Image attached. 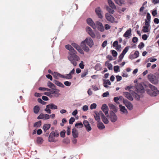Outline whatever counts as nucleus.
Returning a JSON list of instances; mask_svg holds the SVG:
<instances>
[{
  "label": "nucleus",
  "mask_w": 159,
  "mask_h": 159,
  "mask_svg": "<svg viewBox=\"0 0 159 159\" xmlns=\"http://www.w3.org/2000/svg\"><path fill=\"white\" fill-rule=\"evenodd\" d=\"M83 110L84 111H86L88 109V107L87 105H84L83 107Z\"/></svg>",
  "instance_id": "0e129e2a"
},
{
  "label": "nucleus",
  "mask_w": 159,
  "mask_h": 159,
  "mask_svg": "<svg viewBox=\"0 0 159 159\" xmlns=\"http://www.w3.org/2000/svg\"><path fill=\"white\" fill-rule=\"evenodd\" d=\"M123 102L127 108L130 110L133 109L132 104L129 101L124 99Z\"/></svg>",
  "instance_id": "f3484780"
},
{
  "label": "nucleus",
  "mask_w": 159,
  "mask_h": 159,
  "mask_svg": "<svg viewBox=\"0 0 159 159\" xmlns=\"http://www.w3.org/2000/svg\"><path fill=\"white\" fill-rule=\"evenodd\" d=\"M66 48L70 51L72 49V48H73L70 45H67L65 46Z\"/></svg>",
  "instance_id": "3c124183"
},
{
  "label": "nucleus",
  "mask_w": 159,
  "mask_h": 159,
  "mask_svg": "<svg viewBox=\"0 0 159 159\" xmlns=\"http://www.w3.org/2000/svg\"><path fill=\"white\" fill-rule=\"evenodd\" d=\"M101 119L103 122L105 124H107L109 123V121L107 119L105 116L104 114L102 116Z\"/></svg>",
  "instance_id": "c85d7f7f"
},
{
  "label": "nucleus",
  "mask_w": 159,
  "mask_h": 159,
  "mask_svg": "<svg viewBox=\"0 0 159 159\" xmlns=\"http://www.w3.org/2000/svg\"><path fill=\"white\" fill-rule=\"evenodd\" d=\"M97 105L96 103H93L90 105V108L91 109H95Z\"/></svg>",
  "instance_id": "09e8293b"
},
{
  "label": "nucleus",
  "mask_w": 159,
  "mask_h": 159,
  "mask_svg": "<svg viewBox=\"0 0 159 159\" xmlns=\"http://www.w3.org/2000/svg\"><path fill=\"white\" fill-rule=\"evenodd\" d=\"M75 126L77 128H78L79 127L80 128H81L83 127V125L82 123L80 122L76 123L75 124Z\"/></svg>",
  "instance_id": "79ce46f5"
},
{
  "label": "nucleus",
  "mask_w": 159,
  "mask_h": 159,
  "mask_svg": "<svg viewBox=\"0 0 159 159\" xmlns=\"http://www.w3.org/2000/svg\"><path fill=\"white\" fill-rule=\"evenodd\" d=\"M86 29L87 32L93 38L95 37V35L94 33L89 27H87Z\"/></svg>",
  "instance_id": "2eb2a0df"
},
{
  "label": "nucleus",
  "mask_w": 159,
  "mask_h": 159,
  "mask_svg": "<svg viewBox=\"0 0 159 159\" xmlns=\"http://www.w3.org/2000/svg\"><path fill=\"white\" fill-rule=\"evenodd\" d=\"M111 53L114 57H116L117 55V52L114 50H111Z\"/></svg>",
  "instance_id": "de8ad7c7"
},
{
  "label": "nucleus",
  "mask_w": 159,
  "mask_h": 159,
  "mask_svg": "<svg viewBox=\"0 0 159 159\" xmlns=\"http://www.w3.org/2000/svg\"><path fill=\"white\" fill-rule=\"evenodd\" d=\"M150 21H149V20H145V26H150V25L149 24V22Z\"/></svg>",
  "instance_id": "e2e57ef3"
},
{
  "label": "nucleus",
  "mask_w": 159,
  "mask_h": 159,
  "mask_svg": "<svg viewBox=\"0 0 159 159\" xmlns=\"http://www.w3.org/2000/svg\"><path fill=\"white\" fill-rule=\"evenodd\" d=\"M97 127L100 129H103L105 128L104 125L102 122H99L98 124Z\"/></svg>",
  "instance_id": "cd10ccee"
},
{
  "label": "nucleus",
  "mask_w": 159,
  "mask_h": 159,
  "mask_svg": "<svg viewBox=\"0 0 159 159\" xmlns=\"http://www.w3.org/2000/svg\"><path fill=\"white\" fill-rule=\"evenodd\" d=\"M146 85L143 83H138L136 85L135 87H134L131 85L127 86L125 88V89H134V87H135L136 89H147Z\"/></svg>",
  "instance_id": "7ed1b4c3"
},
{
  "label": "nucleus",
  "mask_w": 159,
  "mask_h": 159,
  "mask_svg": "<svg viewBox=\"0 0 159 159\" xmlns=\"http://www.w3.org/2000/svg\"><path fill=\"white\" fill-rule=\"evenodd\" d=\"M115 3L119 5V6H121L124 3V0H114Z\"/></svg>",
  "instance_id": "473e14b6"
},
{
  "label": "nucleus",
  "mask_w": 159,
  "mask_h": 159,
  "mask_svg": "<svg viewBox=\"0 0 159 159\" xmlns=\"http://www.w3.org/2000/svg\"><path fill=\"white\" fill-rule=\"evenodd\" d=\"M131 32V29H129L127 30L123 34V36L125 38H129V36L130 35Z\"/></svg>",
  "instance_id": "4be33fe9"
},
{
  "label": "nucleus",
  "mask_w": 159,
  "mask_h": 159,
  "mask_svg": "<svg viewBox=\"0 0 159 159\" xmlns=\"http://www.w3.org/2000/svg\"><path fill=\"white\" fill-rule=\"evenodd\" d=\"M95 11L99 18L102 19L103 18L102 15V11L100 7H98L96 8Z\"/></svg>",
  "instance_id": "ddd939ff"
},
{
  "label": "nucleus",
  "mask_w": 159,
  "mask_h": 159,
  "mask_svg": "<svg viewBox=\"0 0 159 159\" xmlns=\"http://www.w3.org/2000/svg\"><path fill=\"white\" fill-rule=\"evenodd\" d=\"M109 106L110 107V109L112 110L114 112H116L117 111V110L116 108L114 105L112 104H109Z\"/></svg>",
  "instance_id": "7c9ffc66"
},
{
  "label": "nucleus",
  "mask_w": 159,
  "mask_h": 159,
  "mask_svg": "<svg viewBox=\"0 0 159 159\" xmlns=\"http://www.w3.org/2000/svg\"><path fill=\"white\" fill-rule=\"evenodd\" d=\"M149 27L144 26L143 27L142 31L144 33H147L150 30L149 29Z\"/></svg>",
  "instance_id": "f704fd0d"
},
{
  "label": "nucleus",
  "mask_w": 159,
  "mask_h": 159,
  "mask_svg": "<svg viewBox=\"0 0 159 159\" xmlns=\"http://www.w3.org/2000/svg\"><path fill=\"white\" fill-rule=\"evenodd\" d=\"M139 52L138 51H136L134 54H130L129 58L131 59H133L136 58L139 56Z\"/></svg>",
  "instance_id": "6ab92c4d"
},
{
  "label": "nucleus",
  "mask_w": 159,
  "mask_h": 159,
  "mask_svg": "<svg viewBox=\"0 0 159 159\" xmlns=\"http://www.w3.org/2000/svg\"><path fill=\"white\" fill-rule=\"evenodd\" d=\"M64 84L67 86H70L71 84V83L68 81H66L64 83Z\"/></svg>",
  "instance_id": "052dcab7"
},
{
  "label": "nucleus",
  "mask_w": 159,
  "mask_h": 159,
  "mask_svg": "<svg viewBox=\"0 0 159 159\" xmlns=\"http://www.w3.org/2000/svg\"><path fill=\"white\" fill-rule=\"evenodd\" d=\"M75 121V119L74 117H71L69 120V123L70 124H72Z\"/></svg>",
  "instance_id": "603ef678"
},
{
  "label": "nucleus",
  "mask_w": 159,
  "mask_h": 159,
  "mask_svg": "<svg viewBox=\"0 0 159 159\" xmlns=\"http://www.w3.org/2000/svg\"><path fill=\"white\" fill-rule=\"evenodd\" d=\"M66 133L68 135H70V128L69 126L67 127Z\"/></svg>",
  "instance_id": "680f3d73"
},
{
  "label": "nucleus",
  "mask_w": 159,
  "mask_h": 159,
  "mask_svg": "<svg viewBox=\"0 0 159 159\" xmlns=\"http://www.w3.org/2000/svg\"><path fill=\"white\" fill-rule=\"evenodd\" d=\"M130 47L129 46L126 47L123 50L122 53L125 55L129 50Z\"/></svg>",
  "instance_id": "ea45409f"
},
{
  "label": "nucleus",
  "mask_w": 159,
  "mask_h": 159,
  "mask_svg": "<svg viewBox=\"0 0 159 159\" xmlns=\"http://www.w3.org/2000/svg\"><path fill=\"white\" fill-rule=\"evenodd\" d=\"M106 9L109 12V13L113 14L114 12V11L113 10L111 9L108 6H107Z\"/></svg>",
  "instance_id": "a19ab883"
},
{
  "label": "nucleus",
  "mask_w": 159,
  "mask_h": 159,
  "mask_svg": "<svg viewBox=\"0 0 159 159\" xmlns=\"http://www.w3.org/2000/svg\"><path fill=\"white\" fill-rule=\"evenodd\" d=\"M147 20H149V21H150L151 16L150 14L149 13H147Z\"/></svg>",
  "instance_id": "13d9d810"
},
{
  "label": "nucleus",
  "mask_w": 159,
  "mask_h": 159,
  "mask_svg": "<svg viewBox=\"0 0 159 159\" xmlns=\"http://www.w3.org/2000/svg\"><path fill=\"white\" fill-rule=\"evenodd\" d=\"M88 74V71H84L83 73H82L81 77L83 78L84 77Z\"/></svg>",
  "instance_id": "bf43d9fd"
},
{
  "label": "nucleus",
  "mask_w": 159,
  "mask_h": 159,
  "mask_svg": "<svg viewBox=\"0 0 159 159\" xmlns=\"http://www.w3.org/2000/svg\"><path fill=\"white\" fill-rule=\"evenodd\" d=\"M105 18L108 21L111 23H116L117 22L115 21V19L114 17L110 13H106L105 15Z\"/></svg>",
  "instance_id": "9d476101"
},
{
  "label": "nucleus",
  "mask_w": 159,
  "mask_h": 159,
  "mask_svg": "<svg viewBox=\"0 0 159 159\" xmlns=\"http://www.w3.org/2000/svg\"><path fill=\"white\" fill-rule=\"evenodd\" d=\"M145 92V90H136V92L132 93V95L128 92L124 93V95L128 99L132 101L133 98L132 96L135 98V99L137 100H139L141 98L143 97V93Z\"/></svg>",
  "instance_id": "f257e3e1"
},
{
  "label": "nucleus",
  "mask_w": 159,
  "mask_h": 159,
  "mask_svg": "<svg viewBox=\"0 0 159 159\" xmlns=\"http://www.w3.org/2000/svg\"><path fill=\"white\" fill-rule=\"evenodd\" d=\"M79 67L82 69H83L84 68V65L83 64V61H81V62L80 63L79 65Z\"/></svg>",
  "instance_id": "6e6d98bb"
},
{
  "label": "nucleus",
  "mask_w": 159,
  "mask_h": 159,
  "mask_svg": "<svg viewBox=\"0 0 159 159\" xmlns=\"http://www.w3.org/2000/svg\"><path fill=\"white\" fill-rule=\"evenodd\" d=\"M148 78L149 80L152 83L156 84L158 82V78L154 75H148Z\"/></svg>",
  "instance_id": "1a4fd4ad"
},
{
  "label": "nucleus",
  "mask_w": 159,
  "mask_h": 159,
  "mask_svg": "<svg viewBox=\"0 0 159 159\" xmlns=\"http://www.w3.org/2000/svg\"><path fill=\"white\" fill-rule=\"evenodd\" d=\"M48 86L49 88L52 89H54L56 86L55 85L50 81H49L48 83Z\"/></svg>",
  "instance_id": "c756f323"
},
{
  "label": "nucleus",
  "mask_w": 159,
  "mask_h": 159,
  "mask_svg": "<svg viewBox=\"0 0 159 159\" xmlns=\"http://www.w3.org/2000/svg\"><path fill=\"white\" fill-rule=\"evenodd\" d=\"M36 141L38 144H42L43 141V140L41 137H38Z\"/></svg>",
  "instance_id": "c9c22d12"
},
{
  "label": "nucleus",
  "mask_w": 159,
  "mask_h": 159,
  "mask_svg": "<svg viewBox=\"0 0 159 159\" xmlns=\"http://www.w3.org/2000/svg\"><path fill=\"white\" fill-rule=\"evenodd\" d=\"M66 131L63 130L60 133V136L61 137L64 138L65 136Z\"/></svg>",
  "instance_id": "49530a36"
},
{
  "label": "nucleus",
  "mask_w": 159,
  "mask_h": 159,
  "mask_svg": "<svg viewBox=\"0 0 159 159\" xmlns=\"http://www.w3.org/2000/svg\"><path fill=\"white\" fill-rule=\"evenodd\" d=\"M72 134L73 137L75 138H77L78 136V130L75 128L72 129Z\"/></svg>",
  "instance_id": "aec40b11"
},
{
  "label": "nucleus",
  "mask_w": 159,
  "mask_h": 159,
  "mask_svg": "<svg viewBox=\"0 0 159 159\" xmlns=\"http://www.w3.org/2000/svg\"><path fill=\"white\" fill-rule=\"evenodd\" d=\"M105 65L107 66L109 70H112V66L111 63H109L107 61L106 62Z\"/></svg>",
  "instance_id": "72a5a7b5"
},
{
  "label": "nucleus",
  "mask_w": 159,
  "mask_h": 159,
  "mask_svg": "<svg viewBox=\"0 0 159 159\" xmlns=\"http://www.w3.org/2000/svg\"><path fill=\"white\" fill-rule=\"evenodd\" d=\"M50 116L47 114L41 113L38 117V119H43L44 120H48L49 119Z\"/></svg>",
  "instance_id": "4468645a"
},
{
  "label": "nucleus",
  "mask_w": 159,
  "mask_h": 159,
  "mask_svg": "<svg viewBox=\"0 0 159 159\" xmlns=\"http://www.w3.org/2000/svg\"><path fill=\"white\" fill-rule=\"evenodd\" d=\"M50 92H45L44 93V94L50 97H58L59 93V90H50Z\"/></svg>",
  "instance_id": "20e7f679"
},
{
  "label": "nucleus",
  "mask_w": 159,
  "mask_h": 159,
  "mask_svg": "<svg viewBox=\"0 0 159 159\" xmlns=\"http://www.w3.org/2000/svg\"><path fill=\"white\" fill-rule=\"evenodd\" d=\"M41 125V121L39 120L35 122L34 124V127H39Z\"/></svg>",
  "instance_id": "4c0bfd02"
},
{
  "label": "nucleus",
  "mask_w": 159,
  "mask_h": 159,
  "mask_svg": "<svg viewBox=\"0 0 159 159\" xmlns=\"http://www.w3.org/2000/svg\"><path fill=\"white\" fill-rule=\"evenodd\" d=\"M111 84V82L109 80H106L104 82V86L106 87L107 86V85H110Z\"/></svg>",
  "instance_id": "e433bc0d"
},
{
  "label": "nucleus",
  "mask_w": 159,
  "mask_h": 159,
  "mask_svg": "<svg viewBox=\"0 0 159 159\" xmlns=\"http://www.w3.org/2000/svg\"><path fill=\"white\" fill-rule=\"evenodd\" d=\"M108 3L109 6L113 9H116V8L114 3L112 2L111 0H108Z\"/></svg>",
  "instance_id": "393cba45"
},
{
  "label": "nucleus",
  "mask_w": 159,
  "mask_h": 159,
  "mask_svg": "<svg viewBox=\"0 0 159 159\" xmlns=\"http://www.w3.org/2000/svg\"><path fill=\"white\" fill-rule=\"evenodd\" d=\"M94 114V117L95 120L98 122L100 121V116L101 117L103 115V113L101 111H99V112L97 111H95Z\"/></svg>",
  "instance_id": "6e6552de"
},
{
  "label": "nucleus",
  "mask_w": 159,
  "mask_h": 159,
  "mask_svg": "<svg viewBox=\"0 0 159 159\" xmlns=\"http://www.w3.org/2000/svg\"><path fill=\"white\" fill-rule=\"evenodd\" d=\"M147 93L151 96H156L159 94V90H146Z\"/></svg>",
  "instance_id": "9b49d317"
},
{
  "label": "nucleus",
  "mask_w": 159,
  "mask_h": 159,
  "mask_svg": "<svg viewBox=\"0 0 159 159\" xmlns=\"http://www.w3.org/2000/svg\"><path fill=\"white\" fill-rule=\"evenodd\" d=\"M83 124L85 127H87L88 125L89 124L88 121L87 120H84V121Z\"/></svg>",
  "instance_id": "338daca9"
},
{
  "label": "nucleus",
  "mask_w": 159,
  "mask_h": 159,
  "mask_svg": "<svg viewBox=\"0 0 159 159\" xmlns=\"http://www.w3.org/2000/svg\"><path fill=\"white\" fill-rule=\"evenodd\" d=\"M53 77L56 79H58L59 77L62 78V75H61L57 72H54L52 74Z\"/></svg>",
  "instance_id": "5701e85b"
},
{
  "label": "nucleus",
  "mask_w": 159,
  "mask_h": 159,
  "mask_svg": "<svg viewBox=\"0 0 159 159\" xmlns=\"http://www.w3.org/2000/svg\"><path fill=\"white\" fill-rule=\"evenodd\" d=\"M86 127V130L89 132L91 130L92 128L90 126V124L88 125L87 127Z\"/></svg>",
  "instance_id": "4d7b16f0"
},
{
  "label": "nucleus",
  "mask_w": 159,
  "mask_h": 159,
  "mask_svg": "<svg viewBox=\"0 0 159 159\" xmlns=\"http://www.w3.org/2000/svg\"><path fill=\"white\" fill-rule=\"evenodd\" d=\"M119 69V66H115L114 67V71L116 72H118Z\"/></svg>",
  "instance_id": "864d4df0"
},
{
  "label": "nucleus",
  "mask_w": 159,
  "mask_h": 159,
  "mask_svg": "<svg viewBox=\"0 0 159 159\" xmlns=\"http://www.w3.org/2000/svg\"><path fill=\"white\" fill-rule=\"evenodd\" d=\"M38 101L39 102L43 105V104H45L46 103V102H44V101H43L41 98H39L38 99Z\"/></svg>",
  "instance_id": "5fc2aeb1"
},
{
  "label": "nucleus",
  "mask_w": 159,
  "mask_h": 159,
  "mask_svg": "<svg viewBox=\"0 0 159 159\" xmlns=\"http://www.w3.org/2000/svg\"><path fill=\"white\" fill-rule=\"evenodd\" d=\"M144 46V44L143 42L140 43L138 46V47L140 49H141Z\"/></svg>",
  "instance_id": "8fccbe9b"
},
{
  "label": "nucleus",
  "mask_w": 159,
  "mask_h": 159,
  "mask_svg": "<svg viewBox=\"0 0 159 159\" xmlns=\"http://www.w3.org/2000/svg\"><path fill=\"white\" fill-rule=\"evenodd\" d=\"M101 109L102 111L104 113L105 115H106L107 116H108V108L107 105L105 104H103L101 107Z\"/></svg>",
  "instance_id": "dca6fc26"
},
{
  "label": "nucleus",
  "mask_w": 159,
  "mask_h": 159,
  "mask_svg": "<svg viewBox=\"0 0 159 159\" xmlns=\"http://www.w3.org/2000/svg\"><path fill=\"white\" fill-rule=\"evenodd\" d=\"M119 107H120V110L123 113L126 114H128V111L124 106L120 105H119Z\"/></svg>",
  "instance_id": "412c9836"
},
{
  "label": "nucleus",
  "mask_w": 159,
  "mask_h": 159,
  "mask_svg": "<svg viewBox=\"0 0 159 159\" xmlns=\"http://www.w3.org/2000/svg\"><path fill=\"white\" fill-rule=\"evenodd\" d=\"M87 23L93 29H95L96 28V26L95 24L94 23L92 19L90 18H88L87 20Z\"/></svg>",
  "instance_id": "a211bd4d"
},
{
  "label": "nucleus",
  "mask_w": 159,
  "mask_h": 159,
  "mask_svg": "<svg viewBox=\"0 0 159 159\" xmlns=\"http://www.w3.org/2000/svg\"><path fill=\"white\" fill-rule=\"evenodd\" d=\"M51 125L50 124H45L43 127V129L45 132L49 129L51 127Z\"/></svg>",
  "instance_id": "a878e982"
},
{
  "label": "nucleus",
  "mask_w": 159,
  "mask_h": 159,
  "mask_svg": "<svg viewBox=\"0 0 159 159\" xmlns=\"http://www.w3.org/2000/svg\"><path fill=\"white\" fill-rule=\"evenodd\" d=\"M72 76L69 73V74H67L66 75H62V78L66 79H72Z\"/></svg>",
  "instance_id": "2f4dec72"
},
{
  "label": "nucleus",
  "mask_w": 159,
  "mask_h": 159,
  "mask_svg": "<svg viewBox=\"0 0 159 159\" xmlns=\"http://www.w3.org/2000/svg\"><path fill=\"white\" fill-rule=\"evenodd\" d=\"M71 45L75 48L77 50L79 48L80 46H79L77 44L75 43H71Z\"/></svg>",
  "instance_id": "a18cd8bd"
},
{
  "label": "nucleus",
  "mask_w": 159,
  "mask_h": 159,
  "mask_svg": "<svg viewBox=\"0 0 159 159\" xmlns=\"http://www.w3.org/2000/svg\"><path fill=\"white\" fill-rule=\"evenodd\" d=\"M81 45L82 47V49L83 50L86 52H88L89 51V47L87 46L85 44H82V43H81Z\"/></svg>",
  "instance_id": "b1692460"
},
{
  "label": "nucleus",
  "mask_w": 159,
  "mask_h": 159,
  "mask_svg": "<svg viewBox=\"0 0 159 159\" xmlns=\"http://www.w3.org/2000/svg\"><path fill=\"white\" fill-rule=\"evenodd\" d=\"M106 30L109 29L111 28V26L108 24H106L104 26Z\"/></svg>",
  "instance_id": "774afa93"
},
{
  "label": "nucleus",
  "mask_w": 159,
  "mask_h": 159,
  "mask_svg": "<svg viewBox=\"0 0 159 159\" xmlns=\"http://www.w3.org/2000/svg\"><path fill=\"white\" fill-rule=\"evenodd\" d=\"M110 118L111 121L112 122H114L116 121L117 119V116L113 111H111L110 112Z\"/></svg>",
  "instance_id": "f8f14e48"
},
{
  "label": "nucleus",
  "mask_w": 159,
  "mask_h": 159,
  "mask_svg": "<svg viewBox=\"0 0 159 159\" xmlns=\"http://www.w3.org/2000/svg\"><path fill=\"white\" fill-rule=\"evenodd\" d=\"M54 83L57 86L63 88L64 87V85L61 82L57 80H54Z\"/></svg>",
  "instance_id": "bb28decb"
},
{
  "label": "nucleus",
  "mask_w": 159,
  "mask_h": 159,
  "mask_svg": "<svg viewBox=\"0 0 159 159\" xmlns=\"http://www.w3.org/2000/svg\"><path fill=\"white\" fill-rule=\"evenodd\" d=\"M82 44H84L86 45V44L88 45L90 48L92 47L94 44V43L93 40L90 38H87L84 41H83L81 43Z\"/></svg>",
  "instance_id": "423d86ee"
},
{
  "label": "nucleus",
  "mask_w": 159,
  "mask_h": 159,
  "mask_svg": "<svg viewBox=\"0 0 159 159\" xmlns=\"http://www.w3.org/2000/svg\"><path fill=\"white\" fill-rule=\"evenodd\" d=\"M39 107L38 106H35L34 108V113L37 114L38 113L39 110Z\"/></svg>",
  "instance_id": "58836bf2"
},
{
  "label": "nucleus",
  "mask_w": 159,
  "mask_h": 159,
  "mask_svg": "<svg viewBox=\"0 0 159 159\" xmlns=\"http://www.w3.org/2000/svg\"><path fill=\"white\" fill-rule=\"evenodd\" d=\"M107 40L104 41L102 43V46L103 48L105 47L107 45Z\"/></svg>",
  "instance_id": "69168bd1"
},
{
  "label": "nucleus",
  "mask_w": 159,
  "mask_h": 159,
  "mask_svg": "<svg viewBox=\"0 0 159 159\" xmlns=\"http://www.w3.org/2000/svg\"><path fill=\"white\" fill-rule=\"evenodd\" d=\"M59 135V133L57 130L55 131H52L50 134L48 141L49 142H54L55 137H57Z\"/></svg>",
  "instance_id": "39448f33"
},
{
  "label": "nucleus",
  "mask_w": 159,
  "mask_h": 159,
  "mask_svg": "<svg viewBox=\"0 0 159 159\" xmlns=\"http://www.w3.org/2000/svg\"><path fill=\"white\" fill-rule=\"evenodd\" d=\"M124 55L121 53L119 57V59L118 61V62H120L121 61L123 58L124 57Z\"/></svg>",
  "instance_id": "c03bdc74"
},
{
  "label": "nucleus",
  "mask_w": 159,
  "mask_h": 159,
  "mask_svg": "<svg viewBox=\"0 0 159 159\" xmlns=\"http://www.w3.org/2000/svg\"><path fill=\"white\" fill-rule=\"evenodd\" d=\"M57 108V107L56 105H55L53 103H51L46 106L45 111H46L47 113L50 114L51 113V111L50 109H55Z\"/></svg>",
  "instance_id": "0eeeda50"
},
{
  "label": "nucleus",
  "mask_w": 159,
  "mask_h": 159,
  "mask_svg": "<svg viewBox=\"0 0 159 159\" xmlns=\"http://www.w3.org/2000/svg\"><path fill=\"white\" fill-rule=\"evenodd\" d=\"M69 55L67 57L68 60L70 61L74 66H76L77 63L76 61L80 60V57L76 55L77 52L73 48L70 51Z\"/></svg>",
  "instance_id": "f03ea898"
},
{
  "label": "nucleus",
  "mask_w": 159,
  "mask_h": 159,
  "mask_svg": "<svg viewBox=\"0 0 159 159\" xmlns=\"http://www.w3.org/2000/svg\"><path fill=\"white\" fill-rule=\"evenodd\" d=\"M98 29L99 31L101 32H103L104 30V26L102 24L100 25V26H99L98 27Z\"/></svg>",
  "instance_id": "37998d69"
}]
</instances>
